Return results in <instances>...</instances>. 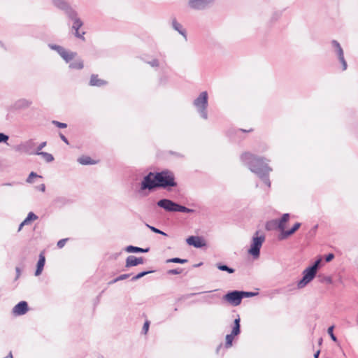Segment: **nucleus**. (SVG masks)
<instances>
[{
  "mask_svg": "<svg viewBox=\"0 0 358 358\" xmlns=\"http://www.w3.org/2000/svg\"><path fill=\"white\" fill-rule=\"evenodd\" d=\"M242 162L246 165L249 169L257 175L263 182L269 187L271 182L268 178L269 173L272 169L268 166L266 159L257 157L250 152H245L241 156Z\"/></svg>",
  "mask_w": 358,
  "mask_h": 358,
  "instance_id": "f257e3e1",
  "label": "nucleus"
},
{
  "mask_svg": "<svg viewBox=\"0 0 358 358\" xmlns=\"http://www.w3.org/2000/svg\"><path fill=\"white\" fill-rule=\"evenodd\" d=\"M158 188L156 173L150 172L143 177L140 184L139 194L147 196L150 192Z\"/></svg>",
  "mask_w": 358,
  "mask_h": 358,
  "instance_id": "f03ea898",
  "label": "nucleus"
},
{
  "mask_svg": "<svg viewBox=\"0 0 358 358\" xmlns=\"http://www.w3.org/2000/svg\"><path fill=\"white\" fill-rule=\"evenodd\" d=\"M158 188L168 189L177 186L173 172L166 170L156 173Z\"/></svg>",
  "mask_w": 358,
  "mask_h": 358,
  "instance_id": "7ed1b4c3",
  "label": "nucleus"
},
{
  "mask_svg": "<svg viewBox=\"0 0 358 358\" xmlns=\"http://www.w3.org/2000/svg\"><path fill=\"white\" fill-rule=\"evenodd\" d=\"M157 205L167 212H182L187 213L194 212V210L181 206L169 199H162L159 200Z\"/></svg>",
  "mask_w": 358,
  "mask_h": 358,
  "instance_id": "20e7f679",
  "label": "nucleus"
},
{
  "mask_svg": "<svg viewBox=\"0 0 358 358\" xmlns=\"http://www.w3.org/2000/svg\"><path fill=\"white\" fill-rule=\"evenodd\" d=\"M193 106L196 108L197 113L201 118L204 120L208 119V94L206 91L199 94L198 97L194 100Z\"/></svg>",
  "mask_w": 358,
  "mask_h": 358,
  "instance_id": "39448f33",
  "label": "nucleus"
},
{
  "mask_svg": "<svg viewBox=\"0 0 358 358\" xmlns=\"http://www.w3.org/2000/svg\"><path fill=\"white\" fill-rule=\"evenodd\" d=\"M265 235L257 231L252 236L250 248L248 253L251 255L254 259H257L260 255V250L263 243L265 241Z\"/></svg>",
  "mask_w": 358,
  "mask_h": 358,
  "instance_id": "423d86ee",
  "label": "nucleus"
},
{
  "mask_svg": "<svg viewBox=\"0 0 358 358\" xmlns=\"http://www.w3.org/2000/svg\"><path fill=\"white\" fill-rule=\"evenodd\" d=\"M241 319L239 315H238L237 318H236L234 321V327L232 328L231 332L229 334L226 336V342H225V348H229L232 346L233 340L234 336H238L241 333Z\"/></svg>",
  "mask_w": 358,
  "mask_h": 358,
  "instance_id": "0eeeda50",
  "label": "nucleus"
},
{
  "mask_svg": "<svg viewBox=\"0 0 358 358\" xmlns=\"http://www.w3.org/2000/svg\"><path fill=\"white\" fill-rule=\"evenodd\" d=\"M48 47L51 50H55L66 62L72 60L76 55V52L69 51L59 45L50 43Z\"/></svg>",
  "mask_w": 358,
  "mask_h": 358,
  "instance_id": "6e6552de",
  "label": "nucleus"
},
{
  "mask_svg": "<svg viewBox=\"0 0 358 358\" xmlns=\"http://www.w3.org/2000/svg\"><path fill=\"white\" fill-rule=\"evenodd\" d=\"M302 278L297 282L298 289L305 287L316 276L317 273L307 267L302 273Z\"/></svg>",
  "mask_w": 358,
  "mask_h": 358,
  "instance_id": "1a4fd4ad",
  "label": "nucleus"
},
{
  "mask_svg": "<svg viewBox=\"0 0 358 358\" xmlns=\"http://www.w3.org/2000/svg\"><path fill=\"white\" fill-rule=\"evenodd\" d=\"M223 299L233 306H238L242 301L241 292L234 290L229 292L224 296Z\"/></svg>",
  "mask_w": 358,
  "mask_h": 358,
  "instance_id": "9d476101",
  "label": "nucleus"
},
{
  "mask_svg": "<svg viewBox=\"0 0 358 358\" xmlns=\"http://www.w3.org/2000/svg\"><path fill=\"white\" fill-rule=\"evenodd\" d=\"M52 3L57 8L64 10L68 17H75V10L64 0H52Z\"/></svg>",
  "mask_w": 358,
  "mask_h": 358,
  "instance_id": "9b49d317",
  "label": "nucleus"
},
{
  "mask_svg": "<svg viewBox=\"0 0 358 358\" xmlns=\"http://www.w3.org/2000/svg\"><path fill=\"white\" fill-rule=\"evenodd\" d=\"M215 0H189V6L194 10H204L213 4Z\"/></svg>",
  "mask_w": 358,
  "mask_h": 358,
  "instance_id": "f8f14e48",
  "label": "nucleus"
},
{
  "mask_svg": "<svg viewBox=\"0 0 358 358\" xmlns=\"http://www.w3.org/2000/svg\"><path fill=\"white\" fill-rule=\"evenodd\" d=\"M69 18L73 21L72 28H73V29L75 30V36L78 38L85 40V38H84L85 32H83L82 34H80L79 32V29L83 26V23L81 21V20L78 17L77 12L75 10V17H69Z\"/></svg>",
  "mask_w": 358,
  "mask_h": 358,
  "instance_id": "ddd939ff",
  "label": "nucleus"
},
{
  "mask_svg": "<svg viewBox=\"0 0 358 358\" xmlns=\"http://www.w3.org/2000/svg\"><path fill=\"white\" fill-rule=\"evenodd\" d=\"M186 242L188 245H192L196 248H201L206 245V241L201 236H191L186 239Z\"/></svg>",
  "mask_w": 358,
  "mask_h": 358,
  "instance_id": "4468645a",
  "label": "nucleus"
},
{
  "mask_svg": "<svg viewBox=\"0 0 358 358\" xmlns=\"http://www.w3.org/2000/svg\"><path fill=\"white\" fill-rule=\"evenodd\" d=\"M32 102L26 99H20L17 100L13 105L10 106V110H18L26 109L31 105Z\"/></svg>",
  "mask_w": 358,
  "mask_h": 358,
  "instance_id": "2eb2a0df",
  "label": "nucleus"
},
{
  "mask_svg": "<svg viewBox=\"0 0 358 358\" xmlns=\"http://www.w3.org/2000/svg\"><path fill=\"white\" fill-rule=\"evenodd\" d=\"M28 309L27 303L24 301H22L13 307V313L15 315H22L28 311Z\"/></svg>",
  "mask_w": 358,
  "mask_h": 358,
  "instance_id": "dca6fc26",
  "label": "nucleus"
},
{
  "mask_svg": "<svg viewBox=\"0 0 358 358\" xmlns=\"http://www.w3.org/2000/svg\"><path fill=\"white\" fill-rule=\"evenodd\" d=\"M301 225V224L300 222H296L290 229L285 230L282 234H279L278 236V240L282 241L288 238L300 228Z\"/></svg>",
  "mask_w": 358,
  "mask_h": 358,
  "instance_id": "f3484780",
  "label": "nucleus"
},
{
  "mask_svg": "<svg viewBox=\"0 0 358 358\" xmlns=\"http://www.w3.org/2000/svg\"><path fill=\"white\" fill-rule=\"evenodd\" d=\"M289 213H284L280 219H276L278 222V230L280 231V234H282L283 231H285L286 224L289 220Z\"/></svg>",
  "mask_w": 358,
  "mask_h": 358,
  "instance_id": "a211bd4d",
  "label": "nucleus"
},
{
  "mask_svg": "<svg viewBox=\"0 0 358 358\" xmlns=\"http://www.w3.org/2000/svg\"><path fill=\"white\" fill-rule=\"evenodd\" d=\"M144 263V259L143 257H136L134 255H129L126 259V264L125 266L127 268H129L131 266H136L138 264H142Z\"/></svg>",
  "mask_w": 358,
  "mask_h": 358,
  "instance_id": "6ab92c4d",
  "label": "nucleus"
},
{
  "mask_svg": "<svg viewBox=\"0 0 358 358\" xmlns=\"http://www.w3.org/2000/svg\"><path fill=\"white\" fill-rule=\"evenodd\" d=\"M45 263V257L44 252H41L38 256V261L36 265V270L35 271V275L38 276L42 273L43 267Z\"/></svg>",
  "mask_w": 358,
  "mask_h": 358,
  "instance_id": "aec40b11",
  "label": "nucleus"
},
{
  "mask_svg": "<svg viewBox=\"0 0 358 358\" xmlns=\"http://www.w3.org/2000/svg\"><path fill=\"white\" fill-rule=\"evenodd\" d=\"M106 84H107V81L99 78L98 75L92 74L90 77V86L101 87V86L106 85Z\"/></svg>",
  "mask_w": 358,
  "mask_h": 358,
  "instance_id": "412c9836",
  "label": "nucleus"
},
{
  "mask_svg": "<svg viewBox=\"0 0 358 358\" xmlns=\"http://www.w3.org/2000/svg\"><path fill=\"white\" fill-rule=\"evenodd\" d=\"M23 144L24 146L25 153L30 155H35V151L34 150V148L36 146V143L33 139H29L23 142Z\"/></svg>",
  "mask_w": 358,
  "mask_h": 358,
  "instance_id": "4be33fe9",
  "label": "nucleus"
},
{
  "mask_svg": "<svg viewBox=\"0 0 358 358\" xmlns=\"http://www.w3.org/2000/svg\"><path fill=\"white\" fill-rule=\"evenodd\" d=\"M124 250L126 252H131V253H137V252L145 253V252H149L150 248H139L137 246L129 245V246L126 247L124 248Z\"/></svg>",
  "mask_w": 358,
  "mask_h": 358,
  "instance_id": "5701e85b",
  "label": "nucleus"
},
{
  "mask_svg": "<svg viewBox=\"0 0 358 358\" xmlns=\"http://www.w3.org/2000/svg\"><path fill=\"white\" fill-rule=\"evenodd\" d=\"M172 27L176 31H177L179 34H180L182 36H183L185 37V40H187V35H186L185 30L183 29L182 26L179 22H178L176 19H173L172 20Z\"/></svg>",
  "mask_w": 358,
  "mask_h": 358,
  "instance_id": "b1692460",
  "label": "nucleus"
},
{
  "mask_svg": "<svg viewBox=\"0 0 358 358\" xmlns=\"http://www.w3.org/2000/svg\"><path fill=\"white\" fill-rule=\"evenodd\" d=\"M331 43L332 48L334 49V52L338 57L344 55L343 50L337 41L333 40Z\"/></svg>",
  "mask_w": 358,
  "mask_h": 358,
  "instance_id": "393cba45",
  "label": "nucleus"
},
{
  "mask_svg": "<svg viewBox=\"0 0 358 358\" xmlns=\"http://www.w3.org/2000/svg\"><path fill=\"white\" fill-rule=\"evenodd\" d=\"M78 162L82 165L94 164L95 162L90 157L82 156L78 159Z\"/></svg>",
  "mask_w": 358,
  "mask_h": 358,
  "instance_id": "a878e982",
  "label": "nucleus"
},
{
  "mask_svg": "<svg viewBox=\"0 0 358 358\" xmlns=\"http://www.w3.org/2000/svg\"><path fill=\"white\" fill-rule=\"evenodd\" d=\"M36 155L41 156L47 163H50L54 161L53 155L46 152H38L36 154Z\"/></svg>",
  "mask_w": 358,
  "mask_h": 358,
  "instance_id": "bb28decb",
  "label": "nucleus"
},
{
  "mask_svg": "<svg viewBox=\"0 0 358 358\" xmlns=\"http://www.w3.org/2000/svg\"><path fill=\"white\" fill-rule=\"evenodd\" d=\"M38 218V217L36 214H34L33 212H29L27 217L24 220V224L29 225L31 221L36 220Z\"/></svg>",
  "mask_w": 358,
  "mask_h": 358,
  "instance_id": "cd10ccee",
  "label": "nucleus"
},
{
  "mask_svg": "<svg viewBox=\"0 0 358 358\" xmlns=\"http://www.w3.org/2000/svg\"><path fill=\"white\" fill-rule=\"evenodd\" d=\"M266 229L268 231L278 229V222L276 219L267 222L266 224Z\"/></svg>",
  "mask_w": 358,
  "mask_h": 358,
  "instance_id": "c85d7f7f",
  "label": "nucleus"
},
{
  "mask_svg": "<svg viewBox=\"0 0 358 358\" xmlns=\"http://www.w3.org/2000/svg\"><path fill=\"white\" fill-rule=\"evenodd\" d=\"M83 66V62L81 59L76 60L69 64V68L75 69H82Z\"/></svg>",
  "mask_w": 358,
  "mask_h": 358,
  "instance_id": "c756f323",
  "label": "nucleus"
},
{
  "mask_svg": "<svg viewBox=\"0 0 358 358\" xmlns=\"http://www.w3.org/2000/svg\"><path fill=\"white\" fill-rule=\"evenodd\" d=\"M321 262L322 258L319 257L317 260L315 261V262L311 266H308V268L314 271L315 272L317 273V271L320 267Z\"/></svg>",
  "mask_w": 358,
  "mask_h": 358,
  "instance_id": "7c9ffc66",
  "label": "nucleus"
},
{
  "mask_svg": "<svg viewBox=\"0 0 358 358\" xmlns=\"http://www.w3.org/2000/svg\"><path fill=\"white\" fill-rule=\"evenodd\" d=\"M217 268H218V269H220V271H227V272H228L229 273H234V268H230V267H229L228 266L224 265V264H217Z\"/></svg>",
  "mask_w": 358,
  "mask_h": 358,
  "instance_id": "2f4dec72",
  "label": "nucleus"
},
{
  "mask_svg": "<svg viewBox=\"0 0 358 358\" xmlns=\"http://www.w3.org/2000/svg\"><path fill=\"white\" fill-rule=\"evenodd\" d=\"M167 263H178V264H185L186 262H187V259H180V258H178V257H173V258H171V259H168L166 261Z\"/></svg>",
  "mask_w": 358,
  "mask_h": 358,
  "instance_id": "473e14b6",
  "label": "nucleus"
},
{
  "mask_svg": "<svg viewBox=\"0 0 358 358\" xmlns=\"http://www.w3.org/2000/svg\"><path fill=\"white\" fill-rule=\"evenodd\" d=\"M153 272H154V271H142V272L138 273L137 275H134V277H132L131 281H136V280L144 277L147 274H149V273H151Z\"/></svg>",
  "mask_w": 358,
  "mask_h": 358,
  "instance_id": "72a5a7b5",
  "label": "nucleus"
},
{
  "mask_svg": "<svg viewBox=\"0 0 358 358\" xmlns=\"http://www.w3.org/2000/svg\"><path fill=\"white\" fill-rule=\"evenodd\" d=\"M146 226L152 231H153L154 233H156V234H162L163 236H167V234L162 231V230L153 227V226H150L149 224H146Z\"/></svg>",
  "mask_w": 358,
  "mask_h": 358,
  "instance_id": "f704fd0d",
  "label": "nucleus"
},
{
  "mask_svg": "<svg viewBox=\"0 0 358 358\" xmlns=\"http://www.w3.org/2000/svg\"><path fill=\"white\" fill-rule=\"evenodd\" d=\"M240 292H241L242 299L244 297H252V296H256L257 294V293L252 292H245V291H240Z\"/></svg>",
  "mask_w": 358,
  "mask_h": 358,
  "instance_id": "c9c22d12",
  "label": "nucleus"
},
{
  "mask_svg": "<svg viewBox=\"0 0 358 358\" xmlns=\"http://www.w3.org/2000/svg\"><path fill=\"white\" fill-rule=\"evenodd\" d=\"M41 176H38L35 172H31L28 176V178L26 180V182L28 183H32L33 182V178H41Z\"/></svg>",
  "mask_w": 358,
  "mask_h": 358,
  "instance_id": "e433bc0d",
  "label": "nucleus"
},
{
  "mask_svg": "<svg viewBox=\"0 0 358 358\" xmlns=\"http://www.w3.org/2000/svg\"><path fill=\"white\" fill-rule=\"evenodd\" d=\"M334 326H331L328 328V330H327V333L329 334V335L330 336L331 338L332 339V341L336 342L337 341V338L336 337V336L334 334Z\"/></svg>",
  "mask_w": 358,
  "mask_h": 358,
  "instance_id": "4c0bfd02",
  "label": "nucleus"
},
{
  "mask_svg": "<svg viewBox=\"0 0 358 358\" xmlns=\"http://www.w3.org/2000/svg\"><path fill=\"white\" fill-rule=\"evenodd\" d=\"M338 60L340 61V62L342 64V69H343V71H345L347 69L348 64H347V62H346V61H345V59L344 58V55L338 57Z\"/></svg>",
  "mask_w": 358,
  "mask_h": 358,
  "instance_id": "58836bf2",
  "label": "nucleus"
},
{
  "mask_svg": "<svg viewBox=\"0 0 358 358\" xmlns=\"http://www.w3.org/2000/svg\"><path fill=\"white\" fill-rule=\"evenodd\" d=\"M52 123L58 128L64 129L67 127V124L66 123L60 122L57 120H53Z\"/></svg>",
  "mask_w": 358,
  "mask_h": 358,
  "instance_id": "ea45409f",
  "label": "nucleus"
},
{
  "mask_svg": "<svg viewBox=\"0 0 358 358\" xmlns=\"http://www.w3.org/2000/svg\"><path fill=\"white\" fill-rule=\"evenodd\" d=\"M46 145H47V142H46V141H43V142L41 143L38 145V147L36 148V150H35V152H34V153H35V155H36V153H38V152H42V151H41V150H42V149H43V148H45V147L46 146Z\"/></svg>",
  "mask_w": 358,
  "mask_h": 358,
  "instance_id": "a19ab883",
  "label": "nucleus"
},
{
  "mask_svg": "<svg viewBox=\"0 0 358 358\" xmlns=\"http://www.w3.org/2000/svg\"><path fill=\"white\" fill-rule=\"evenodd\" d=\"M14 149L15 151L25 153V150H24V146L23 143H21L20 144L16 145Z\"/></svg>",
  "mask_w": 358,
  "mask_h": 358,
  "instance_id": "79ce46f5",
  "label": "nucleus"
},
{
  "mask_svg": "<svg viewBox=\"0 0 358 358\" xmlns=\"http://www.w3.org/2000/svg\"><path fill=\"white\" fill-rule=\"evenodd\" d=\"M149 327H150V322L149 321H145L144 324H143V329H142V332L144 334H146L148 333V329H149Z\"/></svg>",
  "mask_w": 358,
  "mask_h": 358,
  "instance_id": "37998d69",
  "label": "nucleus"
},
{
  "mask_svg": "<svg viewBox=\"0 0 358 358\" xmlns=\"http://www.w3.org/2000/svg\"><path fill=\"white\" fill-rule=\"evenodd\" d=\"M168 274L170 275H178L182 273V269L176 268V269H171L168 271Z\"/></svg>",
  "mask_w": 358,
  "mask_h": 358,
  "instance_id": "c03bdc74",
  "label": "nucleus"
},
{
  "mask_svg": "<svg viewBox=\"0 0 358 358\" xmlns=\"http://www.w3.org/2000/svg\"><path fill=\"white\" fill-rule=\"evenodd\" d=\"M67 241H68V238H63V239L59 240L57 243V247L59 248H62L65 245Z\"/></svg>",
  "mask_w": 358,
  "mask_h": 358,
  "instance_id": "a18cd8bd",
  "label": "nucleus"
},
{
  "mask_svg": "<svg viewBox=\"0 0 358 358\" xmlns=\"http://www.w3.org/2000/svg\"><path fill=\"white\" fill-rule=\"evenodd\" d=\"M8 140V136H7L3 133H0V143H2V142L5 143Z\"/></svg>",
  "mask_w": 358,
  "mask_h": 358,
  "instance_id": "49530a36",
  "label": "nucleus"
},
{
  "mask_svg": "<svg viewBox=\"0 0 358 358\" xmlns=\"http://www.w3.org/2000/svg\"><path fill=\"white\" fill-rule=\"evenodd\" d=\"M148 64L152 67H157L159 66V61L157 59H155L149 62Z\"/></svg>",
  "mask_w": 358,
  "mask_h": 358,
  "instance_id": "de8ad7c7",
  "label": "nucleus"
},
{
  "mask_svg": "<svg viewBox=\"0 0 358 358\" xmlns=\"http://www.w3.org/2000/svg\"><path fill=\"white\" fill-rule=\"evenodd\" d=\"M334 258V255L333 253H329L325 257V261L327 262H331Z\"/></svg>",
  "mask_w": 358,
  "mask_h": 358,
  "instance_id": "09e8293b",
  "label": "nucleus"
},
{
  "mask_svg": "<svg viewBox=\"0 0 358 358\" xmlns=\"http://www.w3.org/2000/svg\"><path fill=\"white\" fill-rule=\"evenodd\" d=\"M130 275V274H122L117 277V280H119V281L123 280L128 278Z\"/></svg>",
  "mask_w": 358,
  "mask_h": 358,
  "instance_id": "8fccbe9b",
  "label": "nucleus"
},
{
  "mask_svg": "<svg viewBox=\"0 0 358 358\" xmlns=\"http://www.w3.org/2000/svg\"><path fill=\"white\" fill-rule=\"evenodd\" d=\"M59 137L62 140V141H64L66 144H69L68 139L62 133H59Z\"/></svg>",
  "mask_w": 358,
  "mask_h": 358,
  "instance_id": "3c124183",
  "label": "nucleus"
},
{
  "mask_svg": "<svg viewBox=\"0 0 358 358\" xmlns=\"http://www.w3.org/2000/svg\"><path fill=\"white\" fill-rule=\"evenodd\" d=\"M322 282H325L328 284H331L332 282V280H331V278L329 277V276H326L324 278V279L322 280Z\"/></svg>",
  "mask_w": 358,
  "mask_h": 358,
  "instance_id": "603ef678",
  "label": "nucleus"
},
{
  "mask_svg": "<svg viewBox=\"0 0 358 358\" xmlns=\"http://www.w3.org/2000/svg\"><path fill=\"white\" fill-rule=\"evenodd\" d=\"M39 189L41 191V192H45V186L44 184H41L39 187Z\"/></svg>",
  "mask_w": 358,
  "mask_h": 358,
  "instance_id": "864d4df0",
  "label": "nucleus"
},
{
  "mask_svg": "<svg viewBox=\"0 0 358 358\" xmlns=\"http://www.w3.org/2000/svg\"><path fill=\"white\" fill-rule=\"evenodd\" d=\"M25 225H27V224H24V221H23V222L20 224V226H19L18 231H20L22 229V227H23L24 226H25Z\"/></svg>",
  "mask_w": 358,
  "mask_h": 358,
  "instance_id": "5fc2aeb1",
  "label": "nucleus"
},
{
  "mask_svg": "<svg viewBox=\"0 0 358 358\" xmlns=\"http://www.w3.org/2000/svg\"><path fill=\"white\" fill-rule=\"evenodd\" d=\"M118 281H119V280H117V277L116 278H115L113 280H111L110 282H109L108 284L109 285H112V284L115 283V282H117Z\"/></svg>",
  "mask_w": 358,
  "mask_h": 358,
  "instance_id": "6e6d98bb",
  "label": "nucleus"
},
{
  "mask_svg": "<svg viewBox=\"0 0 358 358\" xmlns=\"http://www.w3.org/2000/svg\"><path fill=\"white\" fill-rule=\"evenodd\" d=\"M320 350H317V351L315 353V355H314V358H318L319 355H320Z\"/></svg>",
  "mask_w": 358,
  "mask_h": 358,
  "instance_id": "4d7b16f0",
  "label": "nucleus"
},
{
  "mask_svg": "<svg viewBox=\"0 0 358 358\" xmlns=\"http://www.w3.org/2000/svg\"><path fill=\"white\" fill-rule=\"evenodd\" d=\"M15 270H16V272H17V276H18L20 275V268L16 267Z\"/></svg>",
  "mask_w": 358,
  "mask_h": 358,
  "instance_id": "13d9d810",
  "label": "nucleus"
},
{
  "mask_svg": "<svg viewBox=\"0 0 358 358\" xmlns=\"http://www.w3.org/2000/svg\"><path fill=\"white\" fill-rule=\"evenodd\" d=\"M3 185L11 186V185H13V183H10V182L4 183V184H3Z\"/></svg>",
  "mask_w": 358,
  "mask_h": 358,
  "instance_id": "bf43d9fd",
  "label": "nucleus"
},
{
  "mask_svg": "<svg viewBox=\"0 0 358 358\" xmlns=\"http://www.w3.org/2000/svg\"><path fill=\"white\" fill-rule=\"evenodd\" d=\"M7 358L9 357V358H13V355H12V352H10L9 355L6 357Z\"/></svg>",
  "mask_w": 358,
  "mask_h": 358,
  "instance_id": "052dcab7",
  "label": "nucleus"
},
{
  "mask_svg": "<svg viewBox=\"0 0 358 358\" xmlns=\"http://www.w3.org/2000/svg\"><path fill=\"white\" fill-rule=\"evenodd\" d=\"M241 131H243V132H250V131H252V129H250V130H248V131L241 129Z\"/></svg>",
  "mask_w": 358,
  "mask_h": 358,
  "instance_id": "680f3d73",
  "label": "nucleus"
},
{
  "mask_svg": "<svg viewBox=\"0 0 358 358\" xmlns=\"http://www.w3.org/2000/svg\"><path fill=\"white\" fill-rule=\"evenodd\" d=\"M202 264V263H199V264H197L196 265H195V266H199Z\"/></svg>",
  "mask_w": 358,
  "mask_h": 358,
  "instance_id": "e2e57ef3",
  "label": "nucleus"
},
{
  "mask_svg": "<svg viewBox=\"0 0 358 358\" xmlns=\"http://www.w3.org/2000/svg\"><path fill=\"white\" fill-rule=\"evenodd\" d=\"M322 338H320V340H319V344H321V343H322Z\"/></svg>",
  "mask_w": 358,
  "mask_h": 358,
  "instance_id": "0e129e2a",
  "label": "nucleus"
},
{
  "mask_svg": "<svg viewBox=\"0 0 358 358\" xmlns=\"http://www.w3.org/2000/svg\"><path fill=\"white\" fill-rule=\"evenodd\" d=\"M357 324H358V319H357Z\"/></svg>",
  "mask_w": 358,
  "mask_h": 358,
  "instance_id": "69168bd1",
  "label": "nucleus"
}]
</instances>
